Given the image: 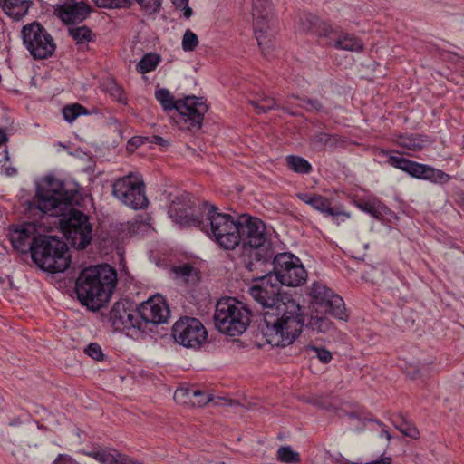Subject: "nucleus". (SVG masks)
Returning a JSON list of instances; mask_svg holds the SVG:
<instances>
[{
  "label": "nucleus",
  "mask_w": 464,
  "mask_h": 464,
  "mask_svg": "<svg viewBox=\"0 0 464 464\" xmlns=\"http://www.w3.org/2000/svg\"><path fill=\"white\" fill-rule=\"evenodd\" d=\"M82 114H87V111L86 109L79 103L67 105L63 109V118L68 122H72Z\"/></svg>",
  "instance_id": "35"
},
{
  "label": "nucleus",
  "mask_w": 464,
  "mask_h": 464,
  "mask_svg": "<svg viewBox=\"0 0 464 464\" xmlns=\"http://www.w3.org/2000/svg\"><path fill=\"white\" fill-rule=\"evenodd\" d=\"M5 175L7 177L14 176L17 173V169L14 167H6L4 170Z\"/></svg>",
  "instance_id": "49"
},
{
  "label": "nucleus",
  "mask_w": 464,
  "mask_h": 464,
  "mask_svg": "<svg viewBox=\"0 0 464 464\" xmlns=\"http://www.w3.org/2000/svg\"><path fill=\"white\" fill-rule=\"evenodd\" d=\"M205 218L198 228L225 250H234L240 244L245 254L256 262H266L273 256V244L265 223L256 217L242 214L233 217L203 202Z\"/></svg>",
  "instance_id": "1"
},
{
  "label": "nucleus",
  "mask_w": 464,
  "mask_h": 464,
  "mask_svg": "<svg viewBox=\"0 0 464 464\" xmlns=\"http://www.w3.org/2000/svg\"><path fill=\"white\" fill-rule=\"evenodd\" d=\"M108 92L110 95L118 102L126 104L127 103V97L125 95L124 90L121 86L118 85L115 82H112L108 87Z\"/></svg>",
  "instance_id": "40"
},
{
  "label": "nucleus",
  "mask_w": 464,
  "mask_h": 464,
  "mask_svg": "<svg viewBox=\"0 0 464 464\" xmlns=\"http://www.w3.org/2000/svg\"><path fill=\"white\" fill-rule=\"evenodd\" d=\"M182 6H184V16L188 19L192 14H193V11L192 9L187 5H182Z\"/></svg>",
  "instance_id": "50"
},
{
  "label": "nucleus",
  "mask_w": 464,
  "mask_h": 464,
  "mask_svg": "<svg viewBox=\"0 0 464 464\" xmlns=\"http://www.w3.org/2000/svg\"><path fill=\"white\" fill-rule=\"evenodd\" d=\"M177 111L179 119L177 123L182 129H200L204 115L208 111V105L202 97L187 96L178 100Z\"/></svg>",
  "instance_id": "15"
},
{
  "label": "nucleus",
  "mask_w": 464,
  "mask_h": 464,
  "mask_svg": "<svg viewBox=\"0 0 464 464\" xmlns=\"http://www.w3.org/2000/svg\"><path fill=\"white\" fill-rule=\"evenodd\" d=\"M110 321L116 330L138 329L137 309H131L128 301H120L110 311Z\"/></svg>",
  "instance_id": "18"
},
{
  "label": "nucleus",
  "mask_w": 464,
  "mask_h": 464,
  "mask_svg": "<svg viewBox=\"0 0 464 464\" xmlns=\"http://www.w3.org/2000/svg\"><path fill=\"white\" fill-rule=\"evenodd\" d=\"M172 2L177 7H180L182 5H187L188 0H172Z\"/></svg>",
  "instance_id": "52"
},
{
  "label": "nucleus",
  "mask_w": 464,
  "mask_h": 464,
  "mask_svg": "<svg viewBox=\"0 0 464 464\" xmlns=\"http://www.w3.org/2000/svg\"><path fill=\"white\" fill-rule=\"evenodd\" d=\"M317 20V17L312 14H305L304 15V17H301L300 21L303 26V30L310 31L312 29V26L316 24Z\"/></svg>",
  "instance_id": "43"
},
{
  "label": "nucleus",
  "mask_w": 464,
  "mask_h": 464,
  "mask_svg": "<svg viewBox=\"0 0 464 464\" xmlns=\"http://www.w3.org/2000/svg\"><path fill=\"white\" fill-rule=\"evenodd\" d=\"M387 162L391 166L420 179H426L440 184L448 183L451 179L449 174L440 169H436L429 165L418 163L406 158L391 155Z\"/></svg>",
  "instance_id": "14"
},
{
  "label": "nucleus",
  "mask_w": 464,
  "mask_h": 464,
  "mask_svg": "<svg viewBox=\"0 0 464 464\" xmlns=\"http://www.w3.org/2000/svg\"><path fill=\"white\" fill-rule=\"evenodd\" d=\"M157 101L160 103L165 111L176 110L178 107V100L175 101L168 89L162 88L155 92Z\"/></svg>",
  "instance_id": "32"
},
{
  "label": "nucleus",
  "mask_w": 464,
  "mask_h": 464,
  "mask_svg": "<svg viewBox=\"0 0 464 464\" xmlns=\"http://www.w3.org/2000/svg\"><path fill=\"white\" fill-rule=\"evenodd\" d=\"M112 195L133 209L144 208L149 203L142 179L132 173L119 178L113 182Z\"/></svg>",
  "instance_id": "10"
},
{
  "label": "nucleus",
  "mask_w": 464,
  "mask_h": 464,
  "mask_svg": "<svg viewBox=\"0 0 464 464\" xmlns=\"http://www.w3.org/2000/svg\"><path fill=\"white\" fill-rule=\"evenodd\" d=\"M5 159L6 160H9V156H8V151L7 150H5Z\"/></svg>",
  "instance_id": "57"
},
{
  "label": "nucleus",
  "mask_w": 464,
  "mask_h": 464,
  "mask_svg": "<svg viewBox=\"0 0 464 464\" xmlns=\"http://www.w3.org/2000/svg\"><path fill=\"white\" fill-rule=\"evenodd\" d=\"M161 58L154 53H146L136 65V70L140 73H146L156 69Z\"/></svg>",
  "instance_id": "30"
},
{
  "label": "nucleus",
  "mask_w": 464,
  "mask_h": 464,
  "mask_svg": "<svg viewBox=\"0 0 464 464\" xmlns=\"http://www.w3.org/2000/svg\"><path fill=\"white\" fill-rule=\"evenodd\" d=\"M310 295L314 305L317 306V311L320 309L322 312L341 320L347 317L343 298L324 285L314 283L310 290Z\"/></svg>",
  "instance_id": "16"
},
{
  "label": "nucleus",
  "mask_w": 464,
  "mask_h": 464,
  "mask_svg": "<svg viewBox=\"0 0 464 464\" xmlns=\"http://www.w3.org/2000/svg\"><path fill=\"white\" fill-rule=\"evenodd\" d=\"M430 143V139L427 135L423 134H410L400 136L398 140V144L400 147L411 150H420Z\"/></svg>",
  "instance_id": "24"
},
{
  "label": "nucleus",
  "mask_w": 464,
  "mask_h": 464,
  "mask_svg": "<svg viewBox=\"0 0 464 464\" xmlns=\"http://www.w3.org/2000/svg\"><path fill=\"white\" fill-rule=\"evenodd\" d=\"M277 459L285 463H298L300 461L298 452L294 451L289 446H282L278 449Z\"/></svg>",
  "instance_id": "34"
},
{
  "label": "nucleus",
  "mask_w": 464,
  "mask_h": 464,
  "mask_svg": "<svg viewBox=\"0 0 464 464\" xmlns=\"http://www.w3.org/2000/svg\"><path fill=\"white\" fill-rule=\"evenodd\" d=\"M102 464H125L126 457L115 450H92L86 453Z\"/></svg>",
  "instance_id": "23"
},
{
  "label": "nucleus",
  "mask_w": 464,
  "mask_h": 464,
  "mask_svg": "<svg viewBox=\"0 0 464 464\" xmlns=\"http://www.w3.org/2000/svg\"><path fill=\"white\" fill-rule=\"evenodd\" d=\"M309 140L311 145L317 150H324L327 146L333 147L338 141L337 136L326 132L314 133L310 136Z\"/></svg>",
  "instance_id": "27"
},
{
  "label": "nucleus",
  "mask_w": 464,
  "mask_h": 464,
  "mask_svg": "<svg viewBox=\"0 0 464 464\" xmlns=\"http://www.w3.org/2000/svg\"><path fill=\"white\" fill-rule=\"evenodd\" d=\"M33 261L44 271L61 273L70 266L67 245L57 237L38 236L30 245Z\"/></svg>",
  "instance_id": "5"
},
{
  "label": "nucleus",
  "mask_w": 464,
  "mask_h": 464,
  "mask_svg": "<svg viewBox=\"0 0 464 464\" xmlns=\"http://www.w3.org/2000/svg\"><path fill=\"white\" fill-rule=\"evenodd\" d=\"M98 7L101 8H129L130 0H92Z\"/></svg>",
  "instance_id": "38"
},
{
  "label": "nucleus",
  "mask_w": 464,
  "mask_h": 464,
  "mask_svg": "<svg viewBox=\"0 0 464 464\" xmlns=\"http://www.w3.org/2000/svg\"><path fill=\"white\" fill-rule=\"evenodd\" d=\"M386 274L388 275L389 280H392V278H397L396 275L390 269L386 270Z\"/></svg>",
  "instance_id": "53"
},
{
  "label": "nucleus",
  "mask_w": 464,
  "mask_h": 464,
  "mask_svg": "<svg viewBox=\"0 0 464 464\" xmlns=\"http://www.w3.org/2000/svg\"><path fill=\"white\" fill-rule=\"evenodd\" d=\"M182 49L185 52H192L198 45V38L195 33L188 29L183 34L182 38Z\"/></svg>",
  "instance_id": "36"
},
{
  "label": "nucleus",
  "mask_w": 464,
  "mask_h": 464,
  "mask_svg": "<svg viewBox=\"0 0 464 464\" xmlns=\"http://www.w3.org/2000/svg\"><path fill=\"white\" fill-rule=\"evenodd\" d=\"M272 272L256 277L257 284L250 287L251 296L265 309L261 313L258 329L272 346L292 344L304 326L301 306L288 296L280 294L281 284Z\"/></svg>",
  "instance_id": "2"
},
{
  "label": "nucleus",
  "mask_w": 464,
  "mask_h": 464,
  "mask_svg": "<svg viewBox=\"0 0 464 464\" xmlns=\"http://www.w3.org/2000/svg\"><path fill=\"white\" fill-rule=\"evenodd\" d=\"M149 142L160 145L161 147H168L169 145V140H167L164 138L158 136V135H153L150 138V140L149 139Z\"/></svg>",
  "instance_id": "47"
},
{
  "label": "nucleus",
  "mask_w": 464,
  "mask_h": 464,
  "mask_svg": "<svg viewBox=\"0 0 464 464\" xmlns=\"http://www.w3.org/2000/svg\"><path fill=\"white\" fill-rule=\"evenodd\" d=\"M53 13L64 24H78L89 16L91 7L82 1L66 0L63 4L57 5Z\"/></svg>",
  "instance_id": "19"
},
{
  "label": "nucleus",
  "mask_w": 464,
  "mask_h": 464,
  "mask_svg": "<svg viewBox=\"0 0 464 464\" xmlns=\"http://www.w3.org/2000/svg\"><path fill=\"white\" fill-rule=\"evenodd\" d=\"M117 284L116 270L103 264L84 268L79 275L75 292L82 304L98 311L109 302Z\"/></svg>",
  "instance_id": "4"
},
{
  "label": "nucleus",
  "mask_w": 464,
  "mask_h": 464,
  "mask_svg": "<svg viewBox=\"0 0 464 464\" xmlns=\"http://www.w3.org/2000/svg\"><path fill=\"white\" fill-rule=\"evenodd\" d=\"M272 260L273 269L270 271L274 275V279L281 285L287 286H298L305 282L307 273L300 259L291 253L285 252L275 256L273 250ZM258 262L254 259L246 262V268L254 271ZM261 265L262 261L259 262ZM268 263V261H266ZM266 264V262H264Z\"/></svg>",
  "instance_id": "7"
},
{
  "label": "nucleus",
  "mask_w": 464,
  "mask_h": 464,
  "mask_svg": "<svg viewBox=\"0 0 464 464\" xmlns=\"http://www.w3.org/2000/svg\"><path fill=\"white\" fill-rule=\"evenodd\" d=\"M291 97L298 99L301 102V103L298 104V107L305 110L307 112L327 113V111L325 110L324 104L317 98H311L307 96L299 97L295 96V94L289 96V98Z\"/></svg>",
  "instance_id": "28"
},
{
  "label": "nucleus",
  "mask_w": 464,
  "mask_h": 464,
  "mask_svg": "<svg viewBox=\"0 0 464 464\" xmlns=\"http://www.w3.org/2000/svg\"><path fill=\"white\" fill-rule=\"evenodd\" d=\"M168 214L173 222L182 227L198 228L202 226L205 218L203 203L197 208L195 200L188 192H183L171 200Z\"/></svg>",
  "instance_id": "11"
},
{
  "label": "nucleus",
  "mask_w": 464,
  "mask_h": 464,
  "mask_svg": "<svg viewBox=\"0 0 464 464\" xmlns=\"http://www.w3.org/2000/svg\"><path fill=\"white\" fill-rule=\"evenodd\" d=\"M30 231L24 227L14 229L10 234V241L13 247L21 253H27L28 250L30 251Z\"/></svg>",
  "instance_id": "25"
},
{
  "label": "nucleus",
  "mask_w": 464,
  "mask_h": 464,
  "mask_svg": "<svg viewBox=\"0 0 464 464\" xmlns=\"http://www.w3.org/2000/svg\"><path fill=\"white\" fill-rule=\"evenodd\" d=\"M82 197L73 184L47 178L36 190L35 204L43 213L61 217L59 225L71 245L84 249L92 240V226L89 216L76 209Z\"/></svg>",
  "instance_id": "3"
},
{
  "label": "nucleus",
  "mask_w": 464,
  "mask_h": 464,
  "mask_svg": "<svg viewBox=\"0 0 464 464\" xmlns=\"http://www.w3.org/2000/svg\"><path fill=\"white\" fill-rule=\"evenodd\" d=\"M139 316L138 329L152 331L154 326L168 323L170 311L161 295H155L141 303L137 308Z\"/></svg>",
  "instance_id": "13"
},
{
  "label": "nucleus",
  "mask_w": 464,
  "mask_h": 464,
  "mask_svg": "<svg viewBox=\"0 0 464 464\" xmlns=\"http://www.w3.org/2000/svg\"><path fill=\"white\" fill-rule=\"evenodd\" d=\"M316 195L317 194L300 193L297 197L300 200L311 206Z\"/></svg>",
  "instance_id": "48"
},
{
  "label": "nucleus",
  "mask_w": 464,
  "mask_h": 464,
  "mask_svg": "<svg viewBox=\"0 0 464 464\" xmlns=\"http://www.w3.org/2000/svg\"><path fill=\"white\" fill-rule=\"evenodd\" d=\"M311 207L324 213L326 216L338 217L343 215L347 218L349 217V215L346 214L345 212L341 211L338 208H332L330 200L321 195H316L314 197V199Z\"/></svg>",
  "instance_id": "26"
},
{
  "label": "nucleus",
  "mask_w": 464,
  "mask_h": 464,
  "mask_svg": "<svg viewBox=\"0 0 464 464\" xmlns=\"http://www.w3.org/2000/svg\"><path fill=\"white\" fill-rule=\"evenodd\" d=\"M250 314L243 303L232 297L222 298L216 304L214 324L220 333L237 336L246 330Z\"/></svg>",
  "instance_id": "6"
},
{
  "label": "nucleus",
  "mask_w": 464,
  "mask_h": 464,
  "mask_svg": "<svg viewBox=\"0 0 464 464\" xmlns=\"http://www.w3.org/2000/svg\"><path fill=\"white\" fill-rule=\"evenodd\" d=\"M63 458V456L62 454H60L56 459L55 460L53 461V464H61L60 463V460Z\"/></svg>",
  "instance_id": "56"
},
{
  "label": "nucleus",
  "mask_w": 464,
  "mask_h": 464,
  "mask_svg": "<svg viewBox=\"0 0 464 464\" xmlns=\"http://www.w3.org/2000/svg\"><path fill=\"white\" fill-rule=\"evenodd\" d=\"M254 29L256 41L264 54L274 47L276 34L274 14L270 0L253 1Z\"/></svg>",
  "instance_id": "9"
},
{
  "label": "nucleus",
  "mask_w": 464,
  "mask_h": 464,
  "mask_svg": "<svg viewBox=\"0 0 464 464\" xmlns=\"http://www.w3.org/2000/svg\"><path fill=\"white\" fill-rule=\"evenodd\" d=\"M360 208L370 214L371 216L374 217V218H379L381 216H382V213L379 211V209L377 208V207L375 206L374 203H372L370 201H365V202H362L359 205Z\"/></svg>",
  "instance_id": "42"
},
{
  "label": "nucleus",
  "mask_w": 464,
  "mask_h": 464,
  "mask_svg": "<svg viewBox=\"0 0 464 464\" xmlns=\"http://www.w3.org/2000/svg\"><path fill=\"white\" fill-rule=\"evenodd\" d=\"M21 35L24 45L34 60L48 59L56 50L53 36L39 22L24 25Z\"/></svg>",
  "instance_id": "8"
},
{
  "label": "nucleus",
  "mask_w": 464,
  "mask_h": 464,
  "mask_svg": "<svg viewBox=\"0 0 464 464\" xmlns=\"http://www.w3.org/2000/svg\"><path fill=\"white\" fill-rule=\"evenodd\" d=\"M327 44L337 49L348 52H362L364 49L363 42L353 34L340 32L338 36L333 42H327Z\"/></svg>",
  "instance_id": "21"
},
{
  "label": "nucleus",
  "mask_w": 464,
  "mask_h": 464,
  "mask_svg": "<svg viewBox=\"0 0 464 464\" xmlns=\"http://www.w3.org/2000/svg\"><path fill=\"white\" fill-rule=\"evenodd\" d=\"M381 283L383 285V286H385L391 290H393V287L392 285H390L389 282L386 281L385 279H383Z\"/></svg>",
  "instance_id": "54"
},
{
  "label": "nucleus",
  "mask_w": 464,
  "mask_h": 464,
  "mask_svg": "<svg viewBox=\"0 0 464 464\" xmlns=\"http://www.w3.org/2000/svg\"><path fill=\"white\" fill-rule=\"evenodd\" d=\"M305 326L317 333H326L333 328V323L324 315H311Z\"/></svg>",
  "instance_id": "29"
},
{
  "label": "nucleus",
  "mask_w": 464,
  "mask_h": 464,
  "mask_svg": "<svg viewBox=\"0 0 464 464\" xmlns=\"http://www.w3.org/2000/svg\"><path fill=\"white\" fill-rule=\"evenodd\" d=\"M31 5L30 0H0V6L5 13L17 21L26 15Z\"/></svg>",
  "instance_id": "22"
},
{
  "label": "nucleus",
  "mask_w": 464,
  "mask_h": 464,
  "mask_svg": "<svg viewBox=\"0 0 464 464\" xmlns=\"http://www.w3.org/2000/svg\"><path fill=\"white\" fill-rule=\"evenodd\" d=\"M401 423L395 424V428L399 430L404 436L411 439H417L419 437L418 429L403 417H401Z\"/></svg>",
  "instance_id": "37"
},
{
  "label": "nucleus",
  "mask_w": 464,
  "mask_h": 464,
  "mask_svg": "<svg viewBox=\"0 0 464 464\" xmlns=\"http://www.w3.org/2000/svg\"><path fill=\"white\" fill-rule=\"evenodd\" d=\"M8 140L7 135L4 130L0 129V145L5 143Z\"/></svg>",
  "instance_id": "51"
},
{
  "label": "nucleus",
  "mask_w": 464,
  "mask_h": 464,
  "mask_svg": "<svg viewBox=\"0 0 464 464\" xmlns=\"http://www.w3.org/2000/svg\"><path fill=\"white\" fill-rule=\"evenodd\" d=\"M145 142H149V137L134 136L129 140L128 149L138 148Z\"/></svg>",
  "instance_id": "44"
},
{
  "label": "nucleus",
  "mask_w": 464,
  "mask_h": 464,
  "mask_svg": "<svg viewBox=\"0 0 464 464\" xmlns=\"http://www.w3.org/2000/svg\"><path fill=\"white\" fill-rule=\"evenodd\" d=\"M249 103L255 107L257 114L266 113L271 110H282L292 116L299 115L298 112L291 111L290 102L285 101L284 104L278 103L276 100L267 95H261L256 100H250Z\"/></svg>",
  "instance_id": "20"
},
{
  "label": "nucleus",
  "mask_w": 464,
  "mask_h": 464,
  "mask_svg": "<svg viewBox=\"0 0 464 464\" xmlns=\"http://www.w3.org/2000/svg\"><path fill=\"white\" fill-rule=\"evenodd\" d=\"M382 435H384L388 440H391V434L389 433V431H388V430H383L382 431Z\"/></svg>",
  "instance_id": "55"
},
{
  "label": "nucleus",
  "mask_w": 464,
  "mask_h": 464,
  "mask_svg": "<svg viewBox=\"0 0 464 464\" xmlns=\"http://www.w3.org/2000/svg\"><path fill=\"white\" fill-rule=\"evenodd\" d=\"M69 35L73 38L76 44H82L93 40L94 34L87 26L69 28Z\"/></svg>",
  "instance_id": "33"
},
{
  "label": "nucleus",
  "mask_w": 464,
  "mask_h": 464,
  "mask_svg": "<svg viewBox=\"0 0 464 464\" xmlns=\"http://www.w3.org/2000/svg\"><path fill=\"white\" fill-rule=\"evenodd\" d=\"M193 270L194 268L191 265L184 264L182 266H177L175 268V273L183 277H188L192 274Z\"/></svg>",
  "instance_id": "45"
},
{
  "label": "nucleus",
  "mask_w": 464,
  "mask_h": 464,
  "mask_svg": "<svg viewBox=\"0 0 464 464\" xmlns=\"http://www.w3.org/2000/svg\"><path fill=\"white\" fill-rule=\"evenodd\" d=\"M306 350L308 352H312L314 353V356H316L320 362L323 363H328L331 362L333 356L330 351L324 347H318L314 345H310L306 347Z\"/></svg>",
  "instance_id": "39"
},
{
  "label": "nucleus",
  "mask_w": 464,
  "mask_h": 464,
  "mask_svg": "<svg viewBox=\"0 0 464 464\" xmlns=\"http://www.w3.org/2000/svg\"><path fill=\"white\" fill-rule=\"evenodd\" d=\"M174 341L189 349H199L208 339V332L203 324L194 317H181L172 326Z\"/></svg>",
  "instance_id": "12"
},
{
  "label": "nucleus",
  "mask_w": 464,
  "mask_h": 464,
  "mask_svg": "<svg viewBox=\"0 0 464 464\" xmlns=\"http://www.w3.org/2000/svg\"><path fill=\"white\" fill-rule=\"evenodd\" d=\"M339 34L337 29L334 28L332 25H325L323 29V34L329 39L328 42H333Z\"/></svg>",
  "instance_id": "46"
},
{
  "label": "nucleus",
  "mask_w": 464,
  "mask_h": 464,
  "mask_svg": "<svg viewBox=\"0 0 464 464\" xmlns=\"http://www.w3.org/2000/svg\"><path fill=\"white\" fill-rule=\"evenodd\" d=\"M174 400L177 403L191 406L203 407L210 401L215 405H227L231 407L239 406V402L236 400L227 399L223 397L214 398L212 395L207 394L200 389L194 386L180 387L174 393Z\"/></svg>",
  "instance_id": "17"
},
{
  "label": "nucleus",
  "mask_w": 464,
  "mask_h": 464,
  "mask_svg": "<svg viewBox=\"0 0 464 464\" xmlns=\"http://www.w3.org/2000/svg\"><path fill=\"white\" fill-rule=\"evenodd\" d=\"M84 353L96 361H102L104 359L102 347L96 343H91L87 345L84 349Z\"/></svg>",
  "instance_id": "41"
},
{
  "label": "nucleus",
  "mask_w": 464,
  "mask_h": 464,
  "mask_svg": "<svg viewBox=\"0 0 464 464\" xmlns=\"http://www.w3.org/2000/svg\"><path fill=\"white\" fill-rule=\"evenodd\" d=\"M285 161L287 167L295 172L307 174L312 170L311 164L300 156L289 155Z\"/></svg>",
  "instance_id": "31"
}]
</instances>
